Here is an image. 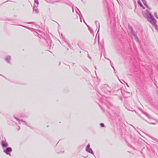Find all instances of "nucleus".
Wrapping results in <instances>:
<instances>
[{
  "instance_id": "f257e3e1",
  "label": "nucleus",
  "mask_w": 158,
  "mask_h": 158,
  "mask_svg": "<svg viewBox=\"0 0 158 158\" xmlns=\"http://www.w3.org/2000/svg\"><path fill=\"white\" fill-rule=\"evenodd\" d=\"M146 12L147 14V18L148 19V21H149L150 23L155 25L156 24V21L154 19L153 15L151 13L150 11L148 10H146Z\"/></svg>"
},
{
  "instance_id": "f03ea898",
  "label": "nucleus",
  "mask_w": 158,
  "mask_h": 158,
  "mask_svg": "<svg viewBox=\"0 0 158 158\" xmlns=\"http://www.w3.org/2000/svg\"><path fill=\"white\" fill-rule=\"evenodd\" d=\"M130 31L131 32L132 34L135 37V39H138V38H137L136 35L135 34V32L134 31L133 29H132V27H130Z\"/></svg>"
},
{
  "instance_id": "7ed1b4c3",
  "label": "nucleus",
  "mask_w": 158,
  "mask_h": 158,
  "mask_svg": "<svg viewBox=\"0 0 158 158\" xmlns=\"http://www.w3.org/2000/svg\"><path fill=\"white\" fill-rule=\"evenodd\" d=\"M1 144H2V146L3 147H4V148L7 147L8 146V144L7 143V142L4 141H1Z\"/></svg>"
},
{
  "instance_id": "20e7f679",
  "label": "nucleus",
  "mask_w": 158,
  "mask_h": 158,
  "mask_svg": "<svg viewBox=\"0 0 158 158\" xmlns=\"http://www.w3.org/2000/svg\"><path fill=\"white\" fill-rule=\"evenodd\" d=\"M6 61L9 64L10 63V60H11V56H6L5 58Z\"/></svg>"
},
{
  "instance_id": "39448f33",
  "label": "nucleus",
  "mask_w": 158,
  "mask_h": 158,
  "mask_svg": "<svg viewBox=\"0 0 158 158\" xmlns=\"http://www.w3.org/2000/svg\"><path fill=\"white\" fill-rule=\"evenodd\" d=\"M34 4L33 7V11L35 13H38L39 12V11L37 8V7Z\"/></svg>"
},
{
  "instance_id": "423d86ee",
  "label": "nucleus",
  "mask_w": 158,
  "mask_h": 158,
  "mask_svg": "<svg viewBox=\"0 0 158 158\" xmlns=\"http://www.w3.org/2000/svg\"><path fill=\"white\" fill-rule=\"evenodd\" d=\"M15 118L17 120H18L19 122H23V123L25 124L28 127H29V124L28 123H27L25 121H23L22 119H18L17 118Z\"/></svg>"
},
{
  "instance_id": "0eeeda50",
  "label": "nucleus",
  "mask_w": 158,
  "mask_h": 158,
  "mask_svg": "<svg viewBox=\"0 0 158 158\" xmlns=\"http://www.w3.org/2000/svg\"><path fill=\"white\" fill-rule=\"evenodd\" d=\"M11 151L12 149H6L5 150H4V151L7 154L9 155L10 152Z\"/></svg>"
},
{
  "instance_id": "6e6552de",
  "label": "nucleus",
  "mask_w": 158,
  "mask_h": 158,
  "mask_svg": "<svg viewBox=\"0 0 158 158\" xmlns=\"http://www.w3.org/2000/svg\"><path fill=\"white\" fill-rule=\"evenodd\" d=\"M143 3L145 5V6H146L147 8H148L149 10L151 9V8L149 7L148 6L147 4V2L146 0H144V1H142Z\"/></svg>"
},
{
  "instance_id": "1a4fd4ad",
  "label": "nucleus",
  "mask_w": 158,
  "mask_h": 158,
  "mask_svg": "<svg viewBox=\"0 0 158 158\" xmlns=\"http://www.w3.org/2000/svg\"><path fill=\"white\" fill-rule=\"evenodd\" d=\"M85 150L87 152L93 154V152L92 149H86Z\"/></svg>"
},
{
  "instance_id": "9d476101",
  "label": "nucleus",
  "mask_w": 158,
  "mask_h": 158,
  "mask_svg": "<svg viewBox=\"0 0 158 158\" xmlns=\"http://www.w3.org/2000/svg\"><path fill=\"white\" fill-rule=\"evenodd\" d=\"M137 3L141 7H142L143 9H144V7L143 6L142 4L141 3V2L140 0H139L137 1Z\"/></svg>"
},
{
  "instance_id": "9b49d317",
  "label": "nucleus",
  "mask_w": 158,
  "mask_h": 158,
  "mask_svg": "<svg viewBox=\"0 0 158 158\" xmlns=\"http://www.w3.org/2000/svg\"><path fill=\"white\" fill-rule=\"evenodd\" d=\"M75 9V12L78 15H79V14L78 13V11H79V10L76 7L74 8Z\"/></svg>"
},
{
  "instance_id": "f8f14e48",
  "label": "nucleus",
  "mask_w": 158,
  "mask_h": 158,
  "mask_svg": "<svg viewBox=\"0 0 158 158\" xmlns=\"http://www.w3.org/2000/svg\"><path fill=\"white\" fill-rule=\"evenodd\" d=\"M85 23L87 25V26H88V29L89 30V31L90 32H92V30L91 29V28L88 26L87 25V24Z\"/></svg>"
},
{
  "instance_id": "ddd939ff",
  "label": "nucleus",
  "mask_w": 158,
  "mask_h": 158,
  "mask_svg": "<svg viewBox=\"0 0 158 158\" xmlns=\"http://www.w3.org/2000/svg\"><path fill=\"white\" fill-rule=\"evenodd\" d=\"M154 15L155 16V17L157 19H158V16L157 15V13L156 12L154 14Z\"/></svg>"
},
{
  "instance_id": "4468645a",
  "label": "nucleus",
  "mask_w": 158,
  "mask_h": 158,
  "mask_svg": "<svg viewBox=\"0 0 158 158\" xmlns=\"http://www.w3.org/2000/svg\"><path fill=\"white\" fill-rule=\"evenodd\" d=\"M35 4H37V6H38V5L39 4V2L37 0H35Z\"/></svg>"
},
{
  "instance_id": "2eb2a0df",
  "label": "nucleus",
  "mask_w": 158,
  "mask_h": 158,
  "mask_svg": "<svg viewBox=\"0 0 158 158\" xmlns=\"http://www.w3.org/2000/svg\"><path fill=\"white\" fill-rule=\"evenodd\" d=\"M58 2V1H51V2H50V3H51L52 4H54V3L56 2Z\"/></svg>"
},
{
  "instance_id": "dca6fc26",
  "label": "nucleus",
  "mask_w": 158,
  "mask_h": 158,
  "mask_svg": "<svg viewBox=\"0 0 158 158\" xmlns=\"http://www.w3.org/2000/svg\"><path fill=\"white\" fill-rule=\"evenodd\" d=\"M100 125L102 127H104V124L103 123H100Z\"/></svg>"
},
{
  "instance_id": "f3484780",
  "label": "nucleus",
  "mask_w": 158,
  "mask_h": 158,
  "mask_svg": "<svg viewBox=\"0 0 158 158\" xmlns=\"http://www.w3.org/2000/svg\"><path fill=\"white\" fill-rule=\"evenodd\" d=\"M90 144H88L86 147V148H89Z\"/></svg>"
},
{
  "instance_id": "a211bd4d",
  "label": "nucleus",
  "mask_w": 158,
  "mask_h": 158,
  "mask_svg": "<svg viewBox=\"0 0 158 158\" xmlns=\"http://www.w3.org/2000/svg\"><path fill=\"white\" fill-rule=\"evenodd\" d=\"M72 9H73V13H75L74 11V8L73 7H72Z\"/></svg>"
},
{
  "instance_id": "6ab92c4d",
  "label": "nucleus",
  "mask_w": 158,
  "mask_h": 158,
  "mask_svg": "<svg viewBox=\"0 0 158 158\" xmlns=\"http://www.w3.org/2000/svg\"><path fill=\"white\" fill-rule=\"evenodd\" d=\"M0 76H2V77H4V76H3V75H2L1 74H0Z\"/></svg>"
},
{
  "instance_id": "aec40b11",
  "label": "nucleus",
  "mask_w": 158,
  "mask_h": 158,
  "mask_svg": "<svg viewBox=\"0 0 158 158\" xmlns=\"http://www.w3.org/2000/svg\"><path fill=\"white\" fill-rule=\"evenodd\" d=\"M21 26H22L23 27H25L26 28H28V27H26V26H22V25H21Z\"/></svg>"
},
{
  "instance_id": "412c9836",
  "label": "nucleus",
  "mask_w": 158,
  "mask_h": 158,
  "mask_svg": "<svg viewBox=\"0 0 158 158\" xmlns=\"http://www.w3.org/2000/svg\"><path fill=\"white\" fill-rule=\"evenodd\" d=\"M76 18H77V19H78V16L77 15H76Z\"/></svg>"
},
{
  "instance_id": "4be33fe9",
  "label": "nucleus",
  "mask_w": 158,
  "mask_h": 158,
  "mask_svg": "<svg viewBox=\"0 0 158 158\" xmlns=\"http://www.w3.org/2000/svg\"><path fill=\"white\" fill-rule=\"evenodd\" d=\"M110 64H111V65H112V63L111 62V61H110Z\"/></svg>"
},
{
  "instance_id": "5701e85b",
  "label": "nucleus",
  "mask_w": 158,
  "mask_h": 158,
  "mask_svg": "<svg viewBox=\"0 0 158 158\" xmlns=\"http://www.w3.org/2000/svg\"><path fill=\"white\" fill-rule=\"evenodd\" d=\"M88 156V155H86V156H83V157H86Z\"/></svg>"
},
{
  "instance_id": "b1692460",
  "label": "nucleus",
  "mask_w": 158,
  "mask_h": 158,
  "mask_svg": "<svg viewBox=\"0 0 158 158\" xmlns=\"http://www.w3.org/2000/svg\"><path fill=\"white\" fill-rule=\"evenodd\" d=\"M97 22H98V21H95V23L96 24L97 23Z\"/></svg>"
},
{
  "instance_id": "393cba45",
  "label": "nucleus",
  "mask_w": 158,
  "mask_h": 158,
  "mask_svg": "<svg viewBox=\"0 0 158 158\" xmlns=\"http://www.w3.org/2000/svg\"><path fill=\"white\" fill-rule=\"evenodd\" d=\"M111 66L113 69H114V68L113 67V66L112 65H111Z\"/></svg>"
},
{
  "instance_id": "a878e982",
  "label": "nucleus",
  "mask_w": 158,
  "mask_h": 158,
  "mask_svg": "<svg viewBox=\"0 0 158 158\" xmlns=\"http://www.w3.org/2000/svg\"><path fill=\"white\" fill-rule=\"evenodd\" d=\"M99 31V29H98V31Z\"/></svg>"
},
{
  "instance_id": "bb28decb",
  "label": "nucleus",
  "mask_w": 158,
  "mask_h": 158,
  "mask_svg": "<svg viewBox=\"0 0 158 158\" xmlns=\"http://www.w3.org/2000/svg\"><path fill=\"white\" fill-rule=\"evenodd\" d=\"M122 80L123 81L125 82V81L123 80Z\"/></svg>"
},
{
  "instance_id": "cd10ccee",
  "label": "nucleus",
  "mask_w": 158,
  "mask_h": 158,
  "mask_svg": "<svg viewBox=\"0 0 158 158\" xmlns=\"http://www.w3.org/2000/svg\"><path fill=\"white\" fill-rule=\"evenodd\" d=\"M126 85H127V86L128 87H129V86H128V85H127V83H126Z\"/></svg>"
},
{
  "instance_id": "c85d7f7f",
  "label": "nucleus",
  "mask_w": 158,
  "mask_h": 158,
  "mask_svg": "<svg viewBox=\"0 0 158 158\" xmlns=\"http://www.w3.org/2000/svg\"><path fill=\"white\" fill-rule=\"evenodd\" d=\"M11 148L10 147H7V148Z\"/></svg>"
},
{
  "instance_id": "c756f323",
  "label": "nucleus",
  "mask_w": 158,
  "mask_h": 158,
  "mask_svg": "<svg viewBox=\"0 0 158 158\" xmlns=\"http://www.w3.org/2000/svg\"><path fill=\"white\" fill-rule=\"evenodd\" d=\"M33 22H30V23H32Z\"/></svg>"
},
{
  "instance_id": "7c9ffc66",
  "label": "nucleus",
  "mask_w": 158,
  "mask_h": 158,
  "mask_svg": "<svg viewBox=\"0 0 158 158\" xmlns=\"http://www.w3.org/2000/svg\"><path fill=\"white\" fill-rule=\"evenodd\" d=\"M80 21L81 22H82V20H81V19H80Z\"/></svg>"
},
{
  "instance_id": "2f4dec72",
  "label": "nucleus",
  "mask_w": 158,
  "mask_h": 158,
  "mask_svg": "<svg viewBox=\"0 0 158 158\" xmlns=\"http://www.w3.org/2000/svg\"><path fill=\"white\" fill-rule=\"evenodd\" d=\"M95 69H96V66L95 67Z\"/></svg>"
},
{
  "instance_id": "473e14b6",
  "label": "nucleus",
  "mask_w": 158,
  "mask_h": 158,
  "mask_svg": "<svg viewBox=\"0 0 158 158\" xmlns=\"http://www.w3.org/2000/svg\"><path fill=\"white\" fill-rule=\"evenodd\" d=\"M114 69V71H115V69Z\"/></svg>"
},
{
  "instance_id": "72a5a7b5",
  "label": "nucleus",
  "mask_w": 158,
  "mask_h": 158,
  "mask_svg": "<svg viewBox=\"0 0 158 158\" xmlns=\"http://www.w3.org/2000/svg\"><path fill=\"white\" fill-rule=\"evenodd\" d=\"M119 81H120V82H121L122 83V82L120 80H119Z\"/></svg>"
},
{
  "instance_id": "f704fd0d",
  "label": "nucleus",
  "mask_w": 158,
  "mask_h": 158,
  "mask_svg": "<svg viewBox=\"0 0 158 158\" xmlns=\"http://www.w3.org/2000/svg\"><path fill=\"white\" fill-rule=\"evenodd\" d=\"M141 1H144V0H141Z\"/></svg>"
},
{
  "instance_id": "c9c22d12",
  "label": "nucleus",
  "mask_w": 158,
  "mask_h": 158,
  "mask_svg": "<svg viewBox=\"0 0 158 158\" xmlns=\"http://www.w3.org/2000/svg\"><path fill=\"white\" fill-rule=\"evenodd\" d=\"M69 68H70V66H69Z\"/></svg>"
},
{
  "instance_id": "e433bc0d",
  "label": "nucleus",
  "mask_w": 158,
  "mask_h": 158,
  "mask_svg": "<svg viewBox=\"0 0 158 158\" xmlns=\"http://www.w3.org/2000/svg\"><path fill=\"white\" fill-rule=\"evenodd\" d=\"M152 124H154V123H152Z\"/></svg>"
}]
</instances>
